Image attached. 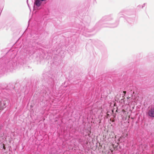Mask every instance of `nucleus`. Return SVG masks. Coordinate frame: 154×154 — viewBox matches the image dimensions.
Wrapping results in <instances>:
<instances>
[{
	"instance_id": "nucleus-1",
	"label": "nucleus",
	"mask_w": 154,
	"mask_h": 154,
	"mask_svg": "<svg viewBox=\"0 0 154 154\" xmlns=\"http://www.w3.org/2000/svg\"><path fill=\"white\" fill-rule=\"evenodd\" d=\"M7 93L5 92V90L0 89V110L4 109L8 105L9 101L5 97L7 96Z\"/></svg>"
},
{
	"instance_id": "nucleus-6",
	"label": "nucleus",
	"mask_w": 154,
	"mask_h": 154,
	"mask_svg": "<svg viewBox=\"0 0 154 154\" xmlns=\"http://www.w3.org/2000/svg\"><path fill=\"white\" fill-rule=\"evenodd\" d=\"M42 2L40 0H35L34 2V6L39 7L41 5Z\"/></svg>"
},
{
	"instance_id": "nucleus-11",
	"label": "nucleus",
	"mask_w": 154,
	"mask_h": 154,
	"mask_svg": "<svg viewBox=\"0 0 154 154\" xmlns=\"http://www.w3.org/2000/svg\"><path fill=\"white\" fill-rule=\"evenodd\" d=\"M123 93L124 94V95H125L126 93V91H123Z\"/></svg>"
},
{
	"instance_id": "nucleus-2",
	"label": "nucleus",
	"mask_w": 154,
	"mask_h": 154,
	"mask_svg": "<svg viewBox=\"0 0 154 154\" xmlns=\"http://www.w3.org/2000/svg\"><path fill=\"white\" fill-rule=\"evenodd\" d=\"M101 21H103V24H108L104 26L105 27L114 28L117 26L119 23V21L114 22L113 18L111 17H103Z\"/></svg>"
},
{
	"instance_id": "nucleus-5",
	"label": "nucleus",
	"mask_w": 154,
	"mask_h": 154,
	"mask_svg": "<svg viewBox=\"0 0 154 154\" xmlns=\"http://www.w3.org/2000/svg\"><path fill=\"white\" fill-rule=\"evenodd\" d=\"M148 115L151 117H154V108H151L148 112Z\"/></svg>"
},
{
	"instance_id": "nucleus-4",
	"label": "nucleus",
	"mask_w": 154,
	"mask_h": 154,
	"mask_svg": "<svg viewBox=\"0 0 154 154\" xmlns=\"http://www.w3.org/2000/svg\"><path fill=\"white\" fill-rule=\"evenodd\" d=\"M49 80L51 81V83H53L55 81L57 80V78L55 76V74H50L49 76Z\"/></svg>"
},
{
	"instance_id": "nucleus-8",
	"label": "nucleus",
	"mask_w": 154,
	"mask_h": 154,
	"mask_svg": "<svg viewBox=\"0 0 154 154\" xmlns=\"http://www.w3.org/2000/svg\"><path fill=\"white\" fill-rule=\"evenodd\" d=\"M146 5V3L143 4L142 5H139L138 6V7H139L140 8H143Z\"/></svg>"
},
{
	"instance_id": "nucleus-3",
	"label": "nucleus",
	"mask_w": 154,
	"mask_h": 154,
	"mask_svg": "<svg viewBox=\"0 0 154 154\" xmlns=\"http://www.w3.org/2000/svg\"><path fill=\"white\" fill-rule=\"evenodd\" d=\"M5 63L8 69H15L16 67L17 63L14 58L12 59L11 60H7L5 61Z\"/></svg>"
},
{
	"instance_id": "nucleus-7",
	"label": "nucleus",
	"mask_w": 154,
	"mask_h": 154,
	"mask_svg": "<svg viewBox=\"0 0 154 154\" xmlns=\"http://www.w3.org/2000/svg\"><path fill=\"white\" fill-rule=\"evenodd\" d=\"M117 17L119 19L121 18H124V15L123 14L122 12H120L118 14Z\"/></svg>"
},
{
	"instance_id": "nucleus-9",
	"label": "nucleus",
	"mask_w": 154,
	"mask_h": 154,
	"mask_svg": "<svg viewBox=\"0 0 154 154\" xmlns=\"http://www.w3.org/2000/svg\"><path fill=\"white\" fill-rule=\"evenodd\" d=\"M127 136H128L127 134H125V135H123V136H122V137H120V138H122V137H123V138H125V137H126Z\"/></svg>"
},
{
	"instance_id": "nucleus-12",
	"label": "nucleus",
	"mask_w": 154,
	"mask_h": 154,
	"mask_svg": "<svg viewBox=\"0 0 154 154\" xmlns=\"http://www.w3.org/2000/svg\"><path fill=\"white\" fill-rule=\"evenodd\" d=\"M98 111H99L100 112V113H101V112L102 111V110L100 111L99 110H98Z\"/></svg>"
},
{
	"instance_id": "nucleus-10",
	"label": "nucleus",
	"mask_w": 154,
	"mask_h": 154,
	"mask_svg": "<svg viewBox=\"0 0 154 154\" xmlns=\"http://www.w3.org/2000/svg\"><path fill=\"white\" fill-rule=\"evenodd\" d=\"M3 149H5V144H3Z\"/></svg>"
}]
</instances>
